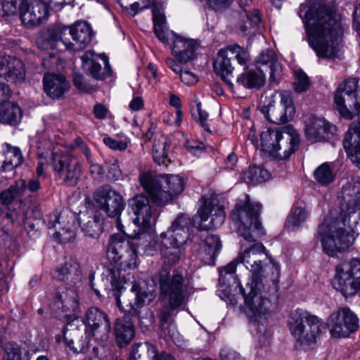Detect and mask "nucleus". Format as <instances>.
Returning a JSON list of instances; mask_svg holds the SVG:
<instances>
[{"mask_svg":"<svg viewBox=\"0 0 360 360\" xmlns=\"http://www.w3.org/2000/svg\"><path fill=\"white\" fill-rule=\"evenodd\" d=\"M323 321L317 316L302 309L290 311L288 326L291 335L300 344L316 342L321 333Z\"/></svg>","mask_w":360,"mask_h":360,"instance_id":"6e6552de","label":"nucleus"},{"mask_svg":"<svg viewBox=\"0 0 360 360\" xmlns=\"http://www.w3.org/2000/svg\"><path fill=\"white\" fill-rule=\"evenodd\" d=\"M340 213L337 219H340L352 212L360 208V182L349 181L342 186L340 193L338 195Z\"/></svg>","mask_w":360,"mask_h":360,"instance_id":"5701e85b","label":"nucleus"},{"mask_svg":"<svg viewBox=\"0 0 360 360\" xmlns=\"http://www.w3.org/2000/svg\"><path fill=\"white\" fill-rule=\"evenodd\" d=\"M86 72L96 80H104L112 74V69L108 60L104 61V67L94 59L89 60L85 63Z\"/></svg>","mask_w":360,"mask_h":360,"instance_id":"ea45409f","label":"nucleus"},{"mask_svg":"<svg viewBox=\"0 0 360 360\" xmlns=\"http://www.w3.org/2000/svg\"><path fill=\"white\" fill-rule=\"evenodd\" d=\"M281 102L276 105L275 101H271L267 105H264L261 112L265 118L271 123L276 124H285L290 121L295 113L293 98L290 91L279 92Z\"/></svg>","mask_w":360,"mask_h":360,"instance_id":"f3484780","label":"nucleus"},{"mask_svg":"<svg viewBox=\"0 0 360 360\" xmlns=\"http://www.w3.org/2000/svg\"><path fill=\"white\" fill-rule=\"evenodd\" d=\"M165 188H162V195L165 194L166 200H163V206L172 202L184 190L183 179L177 175L165 174Z\"/></svg>","mask_w":360,"mask_h":360,"instance_id":"4c0bfd02","label":"nucleus"},{"mask_svg":"<svg viewBox=\"0 0 360 360\" xmlns=\"http://www.w3.org/2000/svg\"><path fill=\"white\" fill-rule=\"evenodd\" d=\"M191 219L184 214L178 216L166 232L153 239H149L145 246V252L154 255L162 254L164 264L169 266L178 263L184 251V244L188 238Z\"/></svg>","mask_w":360,"mask_h":360,"instance_id":"20e7f679","label":"nucleus"},{"mask_svg":"<svg viewBox=\"0 0 360 360\" xmlns=\"http://www.w3.org/2000/svg\"><path fill=\"white\" fill-rule=\"evenodd\" d=\"M94 199L97 207L105 212L108 217L116 218L117 229L122 234H127L120 218L125 207L122 196L110 186L105 185L96 191Z\"/></svg>","mask_w":360,"mask_h":360,"instance_id":"f8f14e48","label":"nucleus"},{"mask_svg":"<svg viewBox=\"0 0 360 360\" xmlns=\"http://www.w3.org/2000/svg\"><path fill=\"white\" fill-rule=\"evenodd\" d=\"M307 5L302 4L298 14L302 18L310 46L319 58L335 59L342 47L344 25L342 17L329 7L315 4L302 14Z\"/></svg>","mask_w":360,"mask_h":360,"instance_id":"f03ea898","label":"nucleus"},{"mask_svg":"<svg viewBox=\"0 0 360 360\" xmlns=\"http://www.w3.org/2000/svg\"><path fill=\"white\" fill-rule=\"evenodd\" d=\"M6 356L4 360H21L20 348L15 343H8L5 346Z\"/></svg>","mask_w":360,"mask_h":360,"instance_id":"864d4df0","label":"nucleus"},{"mask_svg":"<svg viewBox=\"0 0 360 360\" xmlns=\"http://www.w3.org/2000/svg\"><path fill=\"white\" fill-rule=\"evenodd\" d=\"M221 249V243L219 237L208 234L198 251V256L205 264L214 265Z\"/></svg>","mask_w":360,"mask_h":360,"instance_id":"72a5a7b5","label":"nucleus"},{"mask_svg":"<svg viewBox=\"0 0 360 360\" xmlns=\"http://www.w3.org/2000/svg\"><path fill=\"white\" fill-rule=\"evenodd\" d=\"M120 310L122 311V309ZM139 310L140 309H139V314L136 316H131L123 311L126 316L116 319L114 324V330L115 335V342L118 347H125L134 339L135 335V329L131 318L139 316L140 314Z\"/></svg>","mask_w":360,"mask_h":360,"instance_id":"c85d7f7f","label":"nucleus"},{"mask_svg":"<svg viewBox=\"0 0 360 360\" xmlns=\"http://www.w3.org/2000/svg\"><path fill=\"white\" fill-rule=\"evenodd\" d=\"M186 148L188 151L197 157L200 156L205 150L202 143H198L195 141L187 142Z\"/></svg>","mask_w":360,"mask_h":360,"instance_id":"0e129e2a","label":"nucleus"},{"mask_svg":"<svg viewBox=\"0 0 360 360\" xmlns=\"http://www.w3.org/2000/svg\"><path fill=\"white\" fill-rule=\"evenodd\" d=\"M295 81L293 83L294 90L297 94L307 91L311 84L309 78L302 70L295 72Z\"/></svg>","mask_w":360,"mask_h":360,"instance_id":"3c124183","label":"nucleus"},{"mask_svg":"<svg viewBox=\"0 0 360 360\" xmlns=\"http://www.w3.org/2000/svg\"><path fill=\"white\" fill-rule=\"evenodd\" d=\"M332 285L346 298L360 295V257H352L337 265Z\"/></svg>","mask_w":360,"mask_h":360,"instance_id":"9d476101","label":"nucleus"},{"mask_svg":"<svg viewBox=\"0 0 360 360\" xmlns=\"http://www.w3.org/2000/svg\"><path fill=\"white\" fill-rule=\"evenodd\" d=\"M64 25H51L44 27L36 38V44L41 50L53 49L60 41L64 45Z\"/></svg>","mask_w":360,"mask_h":360,"instance_id":"7c9ffc66","label":"nucleus"},{"mask_svg":"<svg viewBox=\"0 0 360 360\" xmlns=\"http://www.w3.org/2000/svg\"><path fill=\"white\" fill-rule=\"evenodd\" d=\"M255 66L257 70L264 73L269 72L271 83H277L280 79L282 66L278 63L277 56L273 50L267 49L262 51L255 59Z\"/></svg>","mask_w":360,"mask_h":360,"instance_id":"393cba45","label":"nucleus"},{"mask_svg":"<svg viewBox=\"0 0 360 360\" xmlns=\"http://www.w3.org/2000/svg\"><path fill=\"white\" fill-rule=\"evenodd\" d=\"M326 327L331 337L345 338L359 329V319L349 307H342L335 310L328 317Z\"/></svg>","mask_w":360,"mask_h":360,"instance_id":"ddd939ff","label":"nucleus"},{"mask_svg":"<svg viewBox=\"0 0 360 360\" xmlns=\"http://www.w3.org/2000/svg\"><path fill=\"white\" fill-rule=\"evenodd\" d=\"M77 223L81 226L82 231L86 236L97 238L103 232V222L99 215H89L87 213L82 214L77 219Z\"/></svg>","mask_w":360,"mask_h":360,"instance_id":"c9c22d12","label":"nucleus"},{"mask_svg":"<svg viewBox=\"0 0 360 360\" xmlns=\"http://www.w3.org/2000/svg\"><path fill=\"white\" fill-rule=\"evenodd\" d=\"M153 30L155 36L163 43H168L167 30L165 27L166 18L165 17H153Z\"/></svg>","mask_w":360,"mask_h":360,"instance_id":"603ef678","label":"nucleus"},{"mask_svg":"<svg viewBox=\"0 0 360 360\" xmlns=\"http://www.w3.org/2000/svg\"><path fill=\"white\" fill-rule=\"evenodd\" d=\"M179 77L180 80L187 86H192L198 81V76L194 72L188 70H183Z\"/></svg>","mask_w":360,"mask_h":360,"instance_id":"4d7b16f0","label":"nucleus"},{"mask_svg":"<svg viewBox=\"0 0 360 360\" xmlns=\"http://www.w3.org/2000/svg\"><path fill=\"white\" fill-rule=\"evenodd\" d=\"M167 138L164 136H161L159 139L154 140L153 146V157L154 161L158 165H167V162L168 161L167 154Z\"/></svg>","mask_w":360,"mask_h":360,"instance_id":"37998d69","label":"nucleus"},{"mask_svg":"<svg viewBox=\"0 0 360 360\" xmlns=\"http://www.w3.org/2000/svg\"><path fill=\"white\" fill-rule=\"evenodd\" d=\"M308 216L309 212L305 207L294 205L287 219L285 226L293 231L296 227H299L304 222Z\"/></svg>","mask_w":360,"mask_h":360,"instance_id":"c03bdc74","label":"nucleus"},{"mask_svg":"<svg viewBox=\"0 0 360 360\" xmlns=\"http://www.w3.org/2000/svg\"><path fill=\"white\" fill-rule=\"evenodd\" d=\"M261 255H265L271 264V273L267 276V278L272 282L274 290L277 291L280 278V265L262 243L252 245L237 257V261L243 264L251 274V283H248L246 288L240 286V292L244 298L245 307L256 319L261 318L267 314L270 302L269 299L262 296L257 288L264 272L262 260L258 258Z\"/></svg>","mask_w":360,"mask_h":360,"instance_id":"7ed1b4c3","label":"nucleus"},{"mask_svg":"<svg viewBox=\"0 0 360 360\" xmlns=\"http://www.w3.org/2000/svg\"><path fill=\"white\" fill-rule=\"evenodd\" d=\"M53 307L61 310L66 315L75 314L79 309V300L77 290L72 288H60L56 293Z\"/></svg>","mask_w":360,"mask_h":360,"instance_id":"bb28decb","label":"nucleus"},{"mask_svg":"<svg viewBox=\"0 0 360 360\" xmlns=\"http://www.w3.org/2000/svg\"><path fill=\"white\" fill-rule=\"evenodd\" d=\"M360 226V208L336 219L329 227L321 224L318 228V238L323 251L330 257L345 252L353 244L356 226Z\"/></svg>","mask_w":360,"mask_h":360,"instance_id":"39448f33","label":"nucleus"},{"mask_svg":"<svg viewBox=\"0 0 360 360\" xmlns=\"http://www.w3.org/2000/svg\"><path fill=\"white\" fill-rule=\"evenodd\" d=\"M26 72L22 61L10 56L0 58V77L7 82L21 83L25 79Z\"/></svg>","mask_w":360,"mask_h":360,"instance_id":"b1692460","label":"nucleus"},{"mask_svg":"<svg viewBox=\"0 0 360 360\" xmlns=\"http://www.w3.org/2000/svg\"><path fill=\"white\" fill-rule=\"evenodd\" d=\"M91 336L85 332L84 336H82L76 342L77 348H75V353H85L89 347Z\"/></svg>","mask_w":360,"mask_h":360,"instance_id":"bf43d9fd","label":"nucleus"},{"mask_svg":"<svg viewBox=\"0 0 360 360\" xmlns=\"http://www.w3.org/2000/svg\"><path fill=\"white\" fill-rule=\"evenodd\" d=\"M89 164L90 165L89 172L93 179L101 181L105 174L103 167L99 164L93 163V161Z\"/></svg>","mask_w":360,"mask_h":360,"instance_id":"e2e57ef3","label":"nucleus"},{"mask_svg":"<svg viewBox=\"0 0 360 360\" xmlns=\"http://www.w3.org/2000/svg\"><path fill=\"white\" fill-rule=\"evenodd\" d=\"M2 162L0 164L1 172L11 171L21 165L23 162L20 149L18 147L11 146L7 143L2 146Z\"/></svg>","mask_w":360,"mask_h":360,"instance_id":"f704fd0d","label":"nucleus"},{"mask_svg":"<svg viewBox=\"0 0 360 360\" xmlns=\"http://www.w3.org/2000/svg\"><path fill=\"white\" fill-rule=\"evenodd\" d=\"M314 176L319 184L326 186L335 180L336 174L331 167V164L324 162L314 170Z\"/></svg>","mask_w":360,"mask_h":360,"instance_id":"a18cd8bd","label":"nucleus"},{"mask_svg":"<svg viewBox=\"0 0 360 360\" xmlns=\"http://www.w3.org/2000/svg\"><path fill=\"white\" fill-rule=\"evenodd\" d=\"M94 32L89 23L77 21L71 25L64 26V46L68 51H80L91 45Z\"/></svg>","mask_w":360,"mask_h":360,"instance_id":"4468645a","label":"nucleus"},{"mask_svg":"<svg viewBox=\"0 0 360 360\" xmlns=\"http://www.w3.org/2000/svg\"><path fill=\"white\" fill-rule=\"evenodd\" d=\"M153 17H165L164 4L162 0H152L151 3Z\"/></svg>","mask_w":360,"mask_h":360,"instance_id":"69168bd1","label":"nucleus"},{"mask_svg":"<svg viewBox=\"0 0 360 360\" xmlns=\"http://www.w3.org/2000/svg\"><path fill=\"white\" fill-rule=\"evenodd\" d=\"M229 53L234 56L238 64L243 66H247L250 60V53L243 47L238 45H229L226 46Z\"/></svg>","mask_w":360,"mask_h":360,"instance_id":"8fccbe9b","label":"nucleus"},{"mask_svg":"<svg viewBox=\"0 0 360 360\" xmlns=\"http://www.w3.org/2000/svg\"><path fill=\"white\" fill-rule=\"evenodd\" d=\"M64 223V216L61 214L58 216L56 223L53 224V227L56 229V232L53 233V238L56 241L61 243L72 241L75 239L76 236L75 230L69 225L63 226Z\"/></svg>","mask_w":360,"mask_h":360,"instance_id":"a19ab883","label":"nucleus"},{"mask_svg":"<svg viewBox=\"0 0 360 360\" xmlns=\"http://www.w3.org/2000/svg\"><path fill=\"white\" fill-rule=\"evenodd\" d=\"M7 206L0 205V225L4 230H8L14 223H19L22 220L19 218V212L10 210Z\"/></svg>","mask_w":360,"mask_h":360,"instance_id":"49530a36","label":"nucleus"},{"mask_svg":"<svg viewBox=\"0 0 360 360\" xmlns=\"http://www.w3.org/2000/svg\"><path fill=\"white\" fill-rule=\"evenodd\" d=\"M52 3V0H49L48 3L41 0L22 1L19 13L22 24L28 28L39 25L48 18L49 6Z\"/></svg>","mask_w":360,"mask_h":360,"instance_id":"6ab92c4d","label":"nucleus"},{"mask_svg":"<svg viewBox=\"0 0 360 360\" xmlns=\"http://www.w3.org/2000/svg\"><path fill=\"white\" fill-rule=\"evenodd\" d=\"M198 48L197 42L193 39H184L175 35L173 41L172 53L180 63H186L195 58Z\"/></svg>","mask_w":360,"mask_h":360,"instance_id":"473e14b6","label":"nucleus"},{"mask_svg":"<svg viewBox=\"0 0 360 360\" xmlns=\"http://www.w3.org/2000/svg\"><path fill=\"white\" fill-rule=\"evenodd\" d=\"M53 169L56 178L70 186H75L80 180L82 166L79 160L68 154H53Z\"/></svg>","mask_w":360,"mask_h":360,"instance_id":"2eb2a0df","label":"nucleus"},{"mask_svg":"<svg viewBox=\"0 0 360 360\" xmlns=\"http://www.w3.org/2000/svg\"><path fill=\"white\" fill-rule=\"evenodd\" d=\"M52 276L56 280L75 285L81 282L82 271L77 262L70 261L56 268L52 272Z\"/></svg>","mask_w":360,"mask_h":360,"instance_id":"2f4dec72","label":"nucleus"},{"mask_svg":"<svg viewBox=\"0 0 360 360\" xmlns=\"http://www.w3.org/2000/svg\"><path fill=\"white\" fill-rule=\"evenodd\" d=\"M103 141L105 146L115 150L122 151L127 148V142L117 141L109 136L103 138Z\"/></svg>","mask_w":360,"mask_h":360,"instance_id":"6e6d98bb","label":"nucleus"},{"mask_svg":"<svg viewBox=\"0 0 360 360\" xmlns=\"http://www.w3.org/2000/svg\"><path fill=\"white\" fill-rule=\"evenodd\" d=\"M229 53L227 47L219 49L213 62V69L214 72L226 84L229 89L232 93L236 94L234 85L231 82L234 67L232 65L231 58L229 57Z\"/></svg>","mask_w":360,"mask_h":360,"instance_id":"a878e982","label":"nucleus"},{"mask_svg":"<svg viewBox=\"0 0 360 360\" xmlns=\"http://www.w3.org/2000/svg\"><path fill=\"white\" fill-rule=\"evenodd\" d=\"M202 205L198 211L200 217L198 228L201 230L213 229L219 227L225 220L224 207L215 196L202 197Z\"/></svg>","mask_w":360,"mask_h":360,"instance_id":"dca6fc26","label":"nucleus"},{"mask_svg":"<svg viewBox=\"0 0 360 360\" xmlns=\"http://www.w3.org/2000/svg\"><path fill=\"white\" fill-rule=\"evenodd\" d=\"M158 282L160 298L168 301V306L162 307L158 315L160 328L165 331L172 316V311L184 303L188 285L182 274L174 271L171 275L169 269L165 266L160 269Z\"/></svg>","mask_w":360,"mask_h":360,"instance_id":"423d86ee","label":"nucleus"},{"mask_svg":"<svg viewBox=\"0 0 360 360\" xmlns=\"http://www.w3.org/2000/svg\"><path fill=\"white\" fill-rule=\"evenodd\" d=\"M73 84L78 89L87 92L90 89V86L87 84L84 78V76L79 73L75 72L72 78Z\"/></svg>","mask_w":360,"mask_h":360,"instance_id":"680f3d73","label":"nucleus"},{"mask_svg":"<svg viewBox=\"0 0 360 360\" xmlns=\"http://www.w3.org/2000/svg\"><path fill=\"white\" fill-rule=\"evenodd\" d=\"M22 116V112L16 103L6 101L0 104V122L10 125L18 124Z\"/></svg>","mask_w":360,"mask_h":360,"instance_id":"58836bf2","label":"nucleus"},{"mask_svg":"<svg viewBox=\"0 0 360 360\" xmlns=\"http://www.w3.org/2000/svg\"><path fill=\"white\" fill-rule=\"evenodd\" d=\"M207 4L215 11H220L227 8L231 0H205ZM251 0H238V4L243 9L246 20L240 25L241 32L245 33L251 28L257 27L261 22V16L257 9L250 11L248 9Z\"/></svg>","mask_w":360,"mask_h":360,"instance_id":"4be33fe9","label":"nucleus"},{"mask_svg":"<svg viewBox=\"0 0 360 360\" xmlns=\"http://www.w3.org/2000/svg\"><path fill=\"white\" fill-rule=\"evenodd\" d=\"M343 146L347 157L360 169V121L350 125L345 134Z\"/></svg>","mask_w":360,"mask_h":360,"instance_id":"cd10ccee","label":"nucleus"},{"mask_svg":"<svg viewBox=\"0 0 360 360\" xmlns=\"http://www.w3.org/2000/svg\"><path fill=\"white\" fill-rule=\"evenodd\" d=\"M15 200L20 201L21 200L15 195L11 186L0 193V201L5 205H8Z\"/></svg>","mask_w":360,"mask_h":360,"instance_id":"5fc2aeb1","label":"nucleus"},{"mask_svg":"<svg viewBox=\"0 0 360 360\" xmlns=\"http://www.w3.org/2000/svg\"><path fill=\"white\" fill-rule=\"evenodd\" d=\"M24 0H0V13L3 16L13 15L20 10V5Z\"/></svg>","mask_w":360,"mask_h":360,"instance_id":"09e8293b","label":"nucleus"},{"mask_svg":"<svg viewBox=\"0 0 360 360\" xmlns=\"http://www.w3.org/2000/svg\"><path fill=\"white\" fill-rule=\"evenodd\" d=\"M11 188L13 190L15 195L18 196L21 200L22 197H24L25 193L27 191V183L25 180L22 179H19L16 180L14 184L10 186Z\"/></svg>","mask_w":360,"mask_h":360,"instance_id":"052dcab7","label":"nucleus"},{"mask_svg":"<svg viewBox=\"0 0 360 360\" xmlns=\"http://www.w3.org/2000/svg\"><path fill=\"white\" fill-rule=\"evenodd\" d=\"M337 133V127L323 117H311L305 127V134L311 143L328 142Z\"/></svg>","mask_w":360,"mask_h":360,"instance_id":"412c9836","label":"nucleus"},{"mask_svg":"<svg viewBox=\"0 0 360 360\" xmlns=\"http://www.w3.org/2000/svg\"><path fill=\"white\" fill-rule=\"evenodd\" d=\"M129 205L135 215L133 219L137 231L134 234H124L132 240L129 241L119 233L110 236L107 250V257L110 264L107 266L105 275L112 287V296L115 297L116 305L131 316H136L139 309L144 305L148 293L139 284L134 283L131 292L134 294V300H121L122 292L124 290L127 279L122 271L134 269L137 262V250L140 246H146L151 236L149 231L152 227L153 212L148 198L144 195H137L129 201Z\"/></svg>","mask_w":360,"mask_h":360,"instance_id":"f257e3e1","label":"nucleus"},{"mask_svg":"<svg viewBox=\"0 0 360 360\" xmlns=\"http://www.w3.org/2000/svg\"><path fill=\"white\" fill-rule=\"evenodd\" d=\"M11 94L12 93L9 86L4 82H0V104L8 101Z\"/></svg>","mask_w":360,"mask_h":360,"instance_id":"774afa93","label":"nucleus"},{"mask_svg":"<svg viewBox=\"0 0 360 360\" xmlns=\"http://www.w3.org/2000/svg\"><path fill=\"white\" fill-rule=\"evenodd\" d=\"M108 109L101 103H96L94 106V114L96 119L104 120L107 117Z\"/></svg>","mask_w":360,"mask_h":360,"instance_id":"338daca9","label":"nucleus"},{"mask_svg":"<svg viewBox=\"0 0 360 360\" xmlns=\"http://www.w3.org/2000/svg\"><path fill=\"white\" fill-rule=\"evenodd\" d=\"M86 333L98 341H105L111 329L107 314L98 307H91L85 314Z\"/></svg>","mask_w":360,"mask_h":360,"instance_id":"a211bd4d","label":"nucleus"},{"mask_svg":"<svg viewBox=\"0 0 360 360\" xmlns=\"http://www.w3.org/2000/svg\"><path fill=\"white\" fill-rule=\"evenodd\" d=\"M262 205L251 200L245 194L244 199H238L231 213V218L236 226L239 236L249 242H255L265 235L260 221Z\"/></svg>","mask_w":360,"mask_h":360,"instance_id":"0eeeda50","label":"nucleus"},{"mask_svg":"<svg viewBox=\"0 0 360 360\" xmlns=\"http://www.w3.org/2000/svg\"><path fill=\"white\" fill-rule=\"evenodd\" d=\"M266 75L257 70L245 71L239 75L236 79V87L242 86L249 89H259L265 84Z\"/></svg>","mask_w":360,"mask_h":360,"instance_id":"e433bc0d","label":"nucleus"},{"mask_svg":"<svg viewBox=\"0 0 360 360\" xmlns=\"http://www.w3.org/2000/svg\"><path fill=\"white\" fill-rule=\"evenodd\" d=\"M43 84L46 95L57 100L63 98L70 88V84L65 77L60 74H45L43 77Z\"/></svg>","mask_w":360,"mask_h":360,"instance_id":"c756f323","label":"nucleus"},{"mask_svg":"<svg viewBox=\"0 0 360 360\" xmlns=\"http://www.w3.org/2000/svg\"><path fill=\"white\" fill-rule=\"evenodd\" d=\"M359 78L348 77L339 84L334 92V103L340 115L352 120L360 115Z\"/></svg>","mask_w":360,"mask_h":360,"instance_id":"1a4fd4ad","label":"nucleus"},{"mask_svg":"<svg viewBox=\"0 0 360 360\" xmlns=\"http://www.w3.org/2000/svg\"><path fill=\"white\" fill-rule=\"evenodd\" d=\"M261 149L278 160H288L300 146V139L295 135L284 138L278 129H268L260 134Z\"/></svg>","mask_w":360,"mask_h":360,"instance_id":"9b49d317","label":"nucleus"},{"mask_svg":"<svg viewBox=\"0 0 360 360\" xmlns=\"http://www.w3.org/2000/svg\"><path fill=\"white\" fill-rule=\"evenodd\" d=\"M165 174H158L154 171H145L140 173L139 182L144 191L148 194L151 201L158 207L163 206V200L166 196L162 195L165 188Z\"/></svg>","mask_w":360,"mask_h":360,"instance_id":"aec40b11","label":"nucleus"},{"mask_svg":"<svg viewBox=\"0 0 360 360\" xmlns=\"http://www.w3.org/2000/svg\"><path fill=\"white\" fill-rule=\"evenodd\" d=\"M122 172L120 168L119 162L117 160H114L110 164L108 168V177L111 181H116L121 176Z\"/></svg>","mask_w":360,"mask_h":360,"instance_id":"13d9d810","label":"nucleus"},{"mask_svg":"<svg viewBox=\"0 0 360 360\" xmlns=\"http://www.w3.org/2000/svg\"><path fill=\"white\" fill-rule=\"evenodd\" d=\"M269 172L264 168L259 166L250 167L243 172V179L248 184H258L268 180Z\"/></svg>","mask_w":360,"mask_h":360,"instance_id":"79ce46f5","label":"nucleus"},{"mask_svg":"<svg viewBox=\"0 0 360 360\" xmlns=\"http://www.w3.org/2000/svg\"><path fill=\"white\" fill-rule=\"evenodd\" d=\"M191 113L192 117L203 127V129L210 132V125L207 123L208 113L202 109L201 103L198 102L195 106H191Z\"/></svg>","mask_w":360,"mask_h":360,"instance_id":"de8ad7c7","label":"nucleus"}]
</instances>
